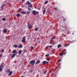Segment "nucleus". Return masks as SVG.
Segmentation results:
<instances>
[{
	"label": "nucleus",
	"instance_id": "7ed1b4c3",
	"mask_svg": "<svg viewBox=\"0 0 77 77\" xmlns=\"http://www.w3.org/2000/svg\"><path fill=\"white\" fill-rule=\"evenodd\" d=\"M28 28L29 29H31L32 28V26H31V25L29 24V23H28Z\"/></svg>",
	"mask_w": 77,
	"mask_h": 77
},
{
	"label": "nucleus",
	"instance_id": "20e7f679",
	"mask_svg": "<svg viewBox=\"0 0 77 77\" xmlns=\"http://www.w3.org/2000/svg\"><path fill=\"white\" fill-rule=\"evenodd\" d=\"M3 65H1L0 66V72H2L3 70V68H4Z\"/></svg>",
	"mask_w": 77,
	"mask_h": 77
},
{
	"label": "nucleus",
	"instance_id": "0eeeda50",
	"mask_svg": "<svg viewBox=\"0 0 77 77\" xmlns=\"http://www.w3.org/2000/svg\"><path fill=\"white\" fill-rule=\"evenodd\" d=\"M17 52H16L15 53H14V54H13V55H12V56H11V58H14L16 55L15 54H17Z\"/></svg>",
	"mask_w": 77,
	"mask_h": 77
},
{
	"label": "nucleus",
	"instance_id": "4be33fe9",
	"mask_svg": "<svg viewBox=\"0 0 77 77\" xmlns=\"http://www.w3.org/2000/svg\"><path fill=\"white\" fill-rule=\"evenodd\" d=\"M4 50L3 49H2L1 50V53H4Z\"/></svg>",
	"mask_w": 77,
	"mask_h": 77
},
{
	"label": "nucleus",
	"instance_id": "9b49d317",
	"mask_svg": "<svg viewBox=\"0 0 77 77\" xmlns=\"http://www.w3.org/2000/svg\"><path fill=\"white\" fill-rule=\"evenodd\" d=\"M13 73L12 71H10V72L9 73V74H8V76H10L11 75V74Z\"/></svg>",
	"mask_w": 77,
	"mask_h": 77
},
{
	"label": "nucleus",
	"instance_id": "393cba45",
	"mask_svg": "<svg viewBox=\"0 0 77 77\" xmlns=\"http://www.w3.org/2000/svg\"><path fill=\"white\" fill-rule=\"evenodd\" d=\"M28 10L29 11H32V9L30 8H28Z\"/></svg>",
	"mask_w": 77,
	"mask_h": 77
},
{
	"label": "nucleus",
	"instance_id": "f03ea898",
	"mask_svg": "<svg viewBox=\"0 0 77 77\" xmlns=\"http://www.w3.org/2000/svg\"><path fill=\"white\" fill-rule=\"evenodd\" d=\"M32 14L34 15H36V14H39V12L38 11H37L34 10L32 11Z\"/></svg>",
	"mask_w": 77,
	"mask_h": 77
},
{
	"label": "nucleus",
	"instance_id": "4468645a",
	"mask_svg": "<svg viewBox=\"0 0 77 77\" xmlns=\"http://www.w3.org/2000/svg\"><path fill=\"white\" fill-rule=\"evenodd\" d=\"M44 11H43V14L44 15L45 12L46 10H45V8L43 9Z\"/></svg>",
	"mask_w": 77,
	"mask_h": 77
},
{
	"label": "nucleus",
	"instance_id": "72a5a7b5",
	"mask_svg": "<svg viewBox=\"0 0 77 77\" xmlns=\"http://www.w3.org/2000/svg\"><path fill=\"white\" fill-rule=\"evenodd\" d=\"M61 61V59H59V60H58V62H60Z\"/></svg>",
	"mask_w": 77,
	"mask_h": 77
},
{
	"label": "nucleus",
	"instance_id": "603ef678",
	"mask_svg": "<svg viewBox=\"0 0 77 77\" xmlns=\"http://www.w3.org/2000/svg\"><path fill=\"white\" fill-rule=\"evenodd\" d=\"M35 8L36 9H37V8L36 7H35Z\"/></svg>",
	"mask_w": 77,
	"mask_h": 77
},
{
	"label": "nucleus",
	"instance_id": "b1692460",
	"mask_svg": "<svg viewBox=\"0 0 77 77\" xmlns=\"http://www.w3.org/2000/svg\"><path fill=\"white\" fill-rule=\"evenodd\" d=\"M10 69H9L8 70H7V73H9L10 72Z\"/></svg>",
	"mask_w": 77,
	"mask_h": 77
},
{
	"label": "nucleus",
	"instance_id": "ddd939ff",
	"mask_svg": "<svg viewBox=\"0 0 77 77\" xmlns=\"http://www.w3.org/2000/svg\"><path fill=\"white\" fill-rule=\"evenodd\" d=\"M23 47V45L22 44H20L19 46H18V48H22Z\"/></svg>",
	"mask_w": 77,
	"mask_h": 77
},
{
	"label": "nucleus",
	"instance_id": "9d476101",
	"mask_svg": "<svg viewBox=\"0 0 77 77\" xmlns=\"http://www.w3.org/2000/svg\"><path fill=\"white\" fill-rule=\"evenodd\" d=\"M21 13L22 14H25L26 13V12L25 11H21Z\"/></svg>",
	"mask_w": 77,
	"mask_h": 77
},
{
	"label": "nucleus",
	"instance_id": "4c0bfd02",
	"mask_svg": "<svg viewBox=\"0 0 77 77\" xmlns=\"http://www.w3.org/2000/svg\"><path fill=\"white\" fill-rule=\"evenodd\" d=\"M54 39V38H51V40L52 41Z\"/></svg>",
	"mask_w": 77,
	"mask_h": 77
},
{
	"label": "nucleus",
	"instance_id": "f8f14e48",
	"mask_svg": "<svg viewBox=\"0 0 77 77\" xmlns=\"http://www.w3.org/2000/svg\"><path fill=\"white\" fill-rule=\"evenodd\" d=\"M3 32H4L5 33H6L7 32V29H4L3 30Z\"/></svg>",
	"mask_w": 77,
	"mask_h": 77
},
{
	"label": "nucleus",
	"instance_id": "f704fd0d",
	"mask_svg": "<svg viewBox=\"0 0 77 77\" xmlns=\"http://www.w3.org/2000/svg\"><path fill=\"white\" fill-rule=\"evenodd\" d=\"M46 72H47V71H45L44 72V74H45V73H46Z\"/></svg>",
	"mask_w": 77,
	"mask_h": 77
},
{
	"label": "nucleus",
	"instance_id": "f3484780",
	"mask_svg": "<svg viewBox=\"0 0 77 77\" xmlns=\"http://www.w3.org/2000/svg\"><path fill=\"white\" fill-rule=\"evenodd\" d=\"M63 54H64V53H60V56L62 57Z\"/></svg>",
	"mask_w": 77,
	"mask_h": 77
},
{
	"label": "nucleus",
	"instance_id": "5701e85b",
	"mask_svg": "<svg viewBox=\"0 0 77 77\" xmlns=\"http://www.w3.org/2000/svg\"><path fill=\"white\" fill-rule=\"evenodd\" d=\"M16 50H13V52H12V53H15V52H16Z\"/></svg>",
	"mask_w": 77,
	"mask_h": 77
},
{
	"label": "nucleus",
	"instance_id": "6e6552de",
	"mask_svg": "<svg viewBox=\"0 0 77 77\" xmlns=\"http://www.w3.org/2000/svg\"><path fill=\"white\" fill-rule=\"evenodd\" d=\"M29 8H30L32 9V10H33V6L32 5V4H30V5H29Z\"/></svg>",
	"mask_w": 77,
	"mask_h": 77
},
{
	"label": "nucleus",
	"instance_id": "2f4dec72",
	"mask_svg": "<svg viewBox=\"0 0 77 77\" xmlns=\"http://www.w3.org/2000/svg\"><path fill=\"white\" fill-rule=\"evenodd\" d=\"M30 11H27V14H29V13H30Z\"/></svg>",
	"mask_w": 77,
	"mask_h": 77
},
{
	"label": "nucleus",
	"instance_id": "a19ab883",
	"mask_svg": "<svg viewBox=\"0 0 77 77\" xmlns=\"http://www.w3.org/2000/svg\"><path fill=\"white\" fill-rule=\"evenodd\" d=\"M41 42L40 41H38V43H39Z\"/></svg>",
	"mask_w": 77,
	"mask_h": 77
},
{
	"label": "nucleus",
	"instance_id": "bb28decb",
	"mask_svg": "<svg viewBox=\"0 0 77 77\" xmlns=\"http://www.w3.org/2000/svg\"><path fill=\"white\" fill-rule=\"evenodd\" d=\"M30 48L31 49H33L34 47L33 46H31Z\"/></svg>",
	"mask_w": 77,
	"mask_h": 77
},
{
	"label": "nucleus",
	"instance_id": "de8ad7c7",
	"mask_svg": "<svg viewBox=\"0 0 77 77\" xmlns=\"http://www.w3.org/2000/svg\"><path fill=\"white\" fill-rule=\"evenodd\" d=\"M39 38H37V40H39Z\"/></svg>",
	"mask_w": 77,
	"mask_h": 77
},
{
	"label": "nucleus",
	"instance_id": "58836bf2",
	"mask_svg": "<svg viewBox=\"0 0 77 77\" xmlns=\"http://www.w3.org/2000/svg\"><path fill=\"white\" fill-rule=\"evenodd\" d=\"M2 54L0 55V57H2Z\"/></svg>",
	"mask_w": 77,
	"mask_h": 77
},
{
	"label": "nucleus",
	"instance_id": "cd10ccee",
	"mask_svg": "<svg viewBox=\"0 0 77 77\" xmlns=\"http://www.w3.org/2000/svg\"><path fill=\"white\" fill-rule=\"evenodd\" d=\"M48 3V1H47L45 3V5H46V4H47Z\"/></svg>",
	"mask_w": 77,
	"mask_h": 77
},
{
	"label": "nucleus",
	"instance_id": "3c124183",
	"mask_svg": "<svg viewBox=\"0 0 77 77\" xmlns=\"http://www.w3.org/2000/svg\"><path fill=\"white\" fill-rule=\"evenodd\" d=\"M21 77H24V76L23 75H22Z\"/></svg>",
	"mask_w": 77,
	"mask_h": 77
},
{
	"label": "nucleus",
	"instance_id": "09e8293b",
	"mask_svg": "<svg viewBox=\"0 0 77 77\" xmlns=\"http://www.w3.org/2000/svg\"><path fill=\"white\" fill-rule=\"evenodd\" d=\"M38 9L39 10H40V9L39 8H38Z\"/></svg>",
	"mask_w": 77,
	"mask_h": 77
},
{
	"label": "nucleus",
	"instance_id": "2eb2a0df",
	"mask_svg": "<svg viewBox=\"0 0 77 77\" xmlns=\"http://www.w3.org/2000/svg\"><path fill=\"white\" fill-rule=\"evenodd\" d=\"M16 16L18 18L20 17V14H17V15H16Z\"/></svg>",
	"mask_w": 77,
	"mask_h": 77
},
{
	"label": "nucleus",
	"instance_id": "6ab92c4d",
	"mask_svg": "<svg viewBox=\"0 0 77 77\" xmlns=\"http://www.w3.org/2000/svg\"><path fill=\"white\" fill-rule=\"evenodd\" d=\"M22 52V51L21 50H19V54H21V53Z\"/></svg>",
	"mask_w": 77,
	"mask_h": 77
},
{
	"label": "nucleus",
	"instance_id": "864d4df0",
	"mask_svg": "<svg viewBox=\"0 0 77 77\" xmlns=\"http://www.w3.org/2000/svg\"><path fill=\"white\" fill-rule=\"evenodd\" d=\"M2 8V7H1V8H2V9H3V8Z\"/></svg>",
	"mask_w": 77,
	"mask_h": 77
},
{
	"label": "nucleus",
	"instance_id": "6e6d98bb",
	"mask_svg": "<svg viewBox=\"0 0 77 77\" xmlns=\"http://www.w3.org/2000/svg\"><path fill=\"white\" fill-rule=\"evenodd\" d=\"M74 34V33H72V34Z\"/></svg>",
	"mask_w": 77,
	"mask_h": 77
},
{
	"label": "nucleus",
	"instance_id": "412c9836",
	"mask_svg": "<svg viewBox=\"0 0 77 77\" xmlns=\"http://www.w3.org/2000/svg\"><path fill=\"white\" fill-rule=\"evenodd\" d=\"M38 28L37 27H36L35 28V31H37L38 30Z\"/></svg>",
	"mask_w": 77,
	"mask_h": 77
},
{
	"label": "nucleus",
	"instance_id": "5fc2aeb1",
	"mask_svg": "<svg viewBox=\"0 0 77 77\" xmlns=\"http://www.w3.org/2000/svg\"><path fill=\"white\" fill-rule=\"evenodd\" d=\"M44 8V6H43V7H42V8Z\"/></svg>",
	"mask_w": 77,
	"mask_h": 77
},
{
	"label": "nucleus",
	"instance_id": "473e14b6",
	"mask_svg": "<svg viewBox=\"0 0 77 77\" xmlns=\"http://www.w3.org/2000/svg\"><path fill=\"white\" fill-rule=\"evenodd\" d=\"M55 44H56V43H55V42H54V43H53L52 44V45H54Z\"/></svg>",
	"mask_w": 77,
	"mask_h": 77
},
{
	"label": "nucleus",
	"instance_id": "37998d69",
	"mask_svg": "<svg viewBox=\"0 0 77 77\" xmlns=\"http://www.w3.org/2000/svg\"><path fill=\"white\" fill-rule=\"evenodd\" d=\"M22 0V2H24L25 1V0Z\"/></svg>",
	"mask_w": 77,
	"mask_h": 77
},
{
	"label": "nucleus",
	"instance_id": "a211bd4d",
	"mask_svg": "<svg viewBox=\"0 0 77 77\" xmlns=\"http://www.w3.org/2000/svg\"><path fill=\"white\" fill-rule=\"evenodd\" d=\"M40 63V60H38V61H37L35 63V64H38L39 63Z\"/></svg>",
	"mask_w": 77,
	"mask_h": 77
},
{
	"label": "nucleus",
	"instance_id": "c756f323",
	"mask_svg": "<svg viewBox=\"0 0 77 77\" xmlns=\"http://www.w3.org/2000/svg\"><path fill=\"white\" fill-rule=\"evenodd\" d=\"M67 52H64V53H63V54L64 55H66V54Z\"/></svg>",
	"mask_w": 77,
	"mask_h": 77
},
{
	"label": "nucleus",
	"instance_id": "39448f33",
	"mask_svg": "<svg viewBox=\"0 0 77 77\" xmlns=\"http://www.w3.org/2000/svg\"><path fill=\"white\" fill-rule=\"evenodd\" d=\"M26 37H23V38H22V42L23 43L26 41Z\"/></svg>",
	"mask_w": 77,
	"mask_h": 77
},
{
	"label": "nucleus",
	"instance_id": "c9c22d12",
	"mask_svg": "<svg viewBox=\"0 0 77 77\" xmlns=\"http://www.w3.org/2000/svg\"><path fill=\"white\" fill-rule=\"evenodd\" d=\"M66 19H63V20L64 21H66Z\"/></svg>",
	"mask_w": 77,
	"mask_h": 77
},
{
	"label": "nucleus",
	"instance_id": "f257e3e1",
	"mask_svg": "<svg viewBox=\"0 0 77 77\" xmlns=\"http://www.w3.org/2000/svg\"><path fill=\"white\" fill-rule=\"evenodd\" d=\"M35 63V61L34 60H32L29 62V64L33 66Z\"/></svg>",
	"mask_w": 77,
	"mask_h": 77
},
{
	"label": "nucleus",
	"instance_id": "a18cd8bd",
	"mask_svg": "<svg viewBox=\"0 0 77 77\" xmlns=\"http://www.w3.org/2000/svg\"><path fill=\"white\" fill-rule=\"evenodd\" d=\"M57 10V8H55V11H56Z\"/></svg>",
	"mask_w": 77,
	"mask_h": 77
},
{
	"label": "nucleus",
	"instance_id": "1a4fd4ad",
	"mask_svg": "<svg viewBox=\"0 0 77 77\" xmlns=\"http://www.w3.org/2000/svg\"><path fill=\"white\" fill-rule=\"evenodd\" d=\"M30 5V2L29 1L26 2V4H25V5Z\"/></svg>",
	"mask_w": 77,
	"mask_h": 77
},
{
	"label": "nucleus",
	"instance_id": "a878e982",
	"mask_svg": "<svg viewBox=\"0 0 77 77\" xmlns=\"http://www.w3.org/2000/svg\"><path fill=\"white\" fill-rule=\"evenodd\" d=\"M6 20V18H3L2 20L3 21H5Z\"/></svg>",
	"mask_w": 77,
	"mask_h": 77
},
{
	"label": "nucleus",
	"instance_id": "aec40b11",
	"mask_svg": "<svg viewBox=\"0 0 77 77\" xmlns=\"http://www.w3.org/2000/svg\"><path fill=\"white\" fill-rule=\"evenodd\" d=\"M13 46L15 48H17L18 47V46L17 45H14Z\"/></svg>",
	"mask_w": 77,
	"mask_h": 77
},
{
	"label": "nucleus",
	"instance_id": "c03bdc74",
	"mask_svg": "<svg viewBox=\"0 0 77 77\" xmlns=\"http://www.w3.org/2000/svg\"><path fill=\"white\" fill-rule=\"evenodd\" d=\"M53 38L54 39L55 38V36H54Z\"/></svg>",
	"mask_w": 77,
	"mask_h": 77
},
{
	"label": "nucleus",
	"instance_id": "423d86ee",
	"mask_svg": "<svg viewBox=\"0 0 77 77\" xmlns=\"http://www.w3.org/2000/svg\"><path fill=\"white\" fill-rule=\"evenodd\" d=\"M49 63L48 62L46 61H44L42 62V64L43 65H45V64H48Z\"/></svg>",
	"mask_w": 77,
	"mask_h": 77
},
{
	"label": "nucleus",
	"instance_id": "7c9ffc66",
	"mask_svg": "<svg viewBox=\"0 0 77 77\" xmlns=\"http://www.w3.org/2000/svg\"><path fill=\"white\" fill-rule=\"evenodd\" d=\"M49 55H50L49 54H46V55H45V56H46V57H48L49 56Z\"/></svg>",
	"mask_w": 77,
	"mask_h": 77
},
{
	"label": "nucleus",
	"instance_id": "4d7b16f0",
	"mask_svg": "<svg viewBox=\"0 0 77 77\" xmlns=\"http://www.w3.org/2000/svg\"><path fill=\"white\" fill-rule=\"evenodd\" d=\"M25 72H24V74H25Z\"/></svg>",
	"mask_w": 77,
	"mask_h": 77
},
{
	"label": "nucleus",
	"instance_id": "49530a36",
	"mask_svg": "<svg viewBox=\"0 0 77 77\" xmlns=\"http://www.w3.org/2000/svg\"><path fill=\"white\" fill-rule=\"evenodd\" d=\"M64 46H67V45H64Z\"/></svg>",
	"mask_w": 77,
	"mask_h": 77
},
{
	"label": "nucleus",
	"instance_id": "c85d7f7f",
	"mask_svg": "<svg viewBox=\"0 0 77 77\" xmlns=\"http://www.w3.org/2000/svg\"><path fill=\"white\" fill-rule=\"evenodd\" d=\"M6 5V4H3V5L2 6V7H5Z\"/></svg>",
	"mask_w": 77,
	"mask_h": 77
},
{
	"label": "nucleus",
	"instance_id": "dca6fc26",
	"mask_svg": "<svg viewBox=\"0 0 77 77\" xmlns=\"http://www.w3.org/2000/svg\"><path fill=\"white\" fill-rule=\"evenodd\" d=\"M62 46V45L60 44H59L57 45V48H59L61 47Z\"/></svg>",
	"mask_w": 77,
	"mask_h": 77
},
{
	"label": "nucleus",
	"instance_id": "79ce46f5",
	"mask_svg": "<svg viewBox=\"0 0 77 77\" xmlns=\"http://www.w3.org/2000/svg\"><path fill=\"white\" fill-rule=\"evenodd\" d=\"M70 45V43H68V44L67 45V46H68Z\"/></svg>",
	"mask_w": 77,
	"mask_h": 77
},
{
	"label": "nucleus",
	"instance_id": "e433bc0d",
	"mask_svg": "<svg viewBox=\"0 0 77 77\" xmlns=\"http://www.w3.org/2000/svg\"><path fill=\"white\" fill-rule=\"evenodd\" d=\"M52 45H50V46H49V48H52Z\"/></svg>",
	"mask_w": 77,
	"mask_h": 77
},
{
	"label": "nucleus",
	"instance_id": "ea45409f",
	"mask_svg": "<svg viewBox=\"0 0 77 77\" xmlns=\"http://www.w3.org/2000/svg\"><path fill=\"white\" fill-rule=\"evenodd\" d=\"M50 60V59H47V60L48 61H49Z\"/></svg>",
	"mask_w": 77,
	"mask_h": 77
},
{
	"label": "nucleus",
	"instance_id": "8fccbe9b",
	"mask_svg": "<svg viewBox=\"0 0 77 77\" xmlns=\"http://www.w3.org/2000/svg\"><path fill=\"white\" fill-rule=\"evenodd\" d=\"M23 51H26V50H24Z\"/></svg>",
	"mask_w": 77,
	"mask_h": 77
}]
</instances>
